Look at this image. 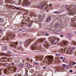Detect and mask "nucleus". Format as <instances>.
Returning <instances> with one entry per match:
<instances>
[{"label":"nucleus","mask_w":76,"mask_h":76,"mask_svg":"<svg viewBox=\"0 0 76 76\" xmlns=\"http://www.w3.org/2000/svg\"><path fill=\"white\" fill-rule=\"evenodd\" d=\"M42 44L43 45H45L46 47H50V46L48 45V42H42Z\"/></svg>","instance_id":"obj_7"},{"label":"nucleus","mask_w":76,"mask_h":76,"mask_svg":"<svg viewBox=\"0 0 76 76\" xmlns=\"http://www.w3.org/2000/svg\"><path fill=\"white\" fill-rule=\"evenodd\" d=\"M42 40L41 39H39L38 40H37V41L38 42H41V41Z\"/></svg>","instance_id":"obj_40"},{"label":"nucleus","mask_w":76,"mask_h":76,"mask_svg":"<svg viewBox=\"0 0 76 76\" xmlns=\"http://www.w3.org/2000/svg\"><path fill=\"white\" fill-rule=\"evenodd\" d=\"M12 43L13 44H12ZM18 44V42H16L15 43H13L12 42H11V45H10L11 46H12V47H13L15 48H16V45H17V44Z\"/></svg>","instance_id":"obj_6"},{"label":"nucleus","mask_w":76,"mask_h":76,"mask_svg":"<svg viewBox=\"0 0 76 76\" xmlns=\"http://www.w3.org/2000/svg\"><path fill=\"white\" fill-rule=\"evenodd\" d=\"M27 66L28 67H30L31 66V64H28L27 65Z\"/></svg>","instance_id":"obj_38"},{"label":"nucleus","mask_w":76,"mask_h":76,"mask_svg":"<svg viewBox=\"0 0 76 76\" xmlns=\"http://www.w3.org/2000/svg\"><path fill=\"white\" fill-rule=\"evenodd\" d=\"M35 49V47H34V46H32L31 47V50H34Z\"/></svg>","instance_id":"obj_27"},{"label":"nucleus","mask_w":76,"mask_h":76,"mask_svg":"<svg viewBox=\"0 0 76 76\" xmlns=\"http://www.w3.org/2000/svg\"><path fill=\"white\" fill-rule=\"evenodd\" d=\"M11 53V52H10V51H8V52L7 53H8V54H10Z\"/></svg>","instance_id":"obj_50"},{"label":"nucleus","mask_w":76,"mask_h":76,"mask_svg":"<svg viewBox=\"0 0 76 76\" xmlns=\"http://www.w3.org/2000/svg\"><path fill=\"white\" fill-rule=\"evenodd\" d=\"M62 69H64V67H62Z\"/></svg>","instance_id":"obj_54"},{"label":"nucleus","mask_w":76,"mask_h":76,"mask_svg":"<svg viewBox=\"0 0 76 76\" xmlns=\"http://www.w3.org/2000/svg\"><path fill=\"white\" fill-rule=\"evenodd\" d=\"M33 63H34V64H36V62H35V61H34Z\"/></svg>","instance_id":"obj_56"},{"label":"nucleus","mask_w":76,"mask_h":76,"mask_svg":"<svg viewBox=\"0 0 76 76\" xmlns=\"http://www.w3.org/2000/svg\"><path fill=\"white\" fill-rule=\"evenodd\" d=\"M8 36L6 37L4 39H11L12 38H14L15 37V34H13L10 33L8 34Z\"/></svg>","instance_id":"obj_1"},{"label":"nucleus","mask_w":76,"mask_h":76,"mask_svg":"<svg viewBox=\"0 0 76 76\" xmlns=\"http://www.w3.org/2000/svg\"><path fill=\"white\" fill-rule=\"evenodd\" d=\"M69 14L70 15H74L75 14V11L74 10V9L72 8L69 12Z\"/></svg>","instance_id":"obj_4"},{"label":"nucleus","mask_w":76,"mask_h":76,"mask_svg":"<svg viewBox=\"0 0 76 76\" xmlns=\"http://www.w3.org/2000/svg\"><path fill=\"white\" fill-rule=\"evenodd\" d=\"M31 23H28V26L29 28H31Z\"/></svg>","instance_id":"obj_30"},{"label":"nucleus","mask_w":76,"mask_h":76,"mask_svg":"<svg viewBox=\"0 0 76 76\" xmlns=\"http://www.w3.org/2000/svg\"><path fill=\"white\" fill-rule=\"evenodd\" d=\"M25 29L22 28L21 29L18 31V32H20V33L21 32H25Z\"/></svg>","instance_id":"obj_10"},{"label":"nucleus","mask_w":76,"mask_h":76,"mask_svg":"<svg viewBox=\"0 0 76 76\" xmlns=\"http://www.w3.org/2000/svg\"><path fill=\"white\" fill-rule=\"evenodd\" d=\"M6 66H7V67H9V64H6Z\"/></svg>","instance_id":"obj_42"},{"label":"nucleus","mask_w":76,"mask_h":76,"mask_svg":"<svg viewBox=\"0 0 76 76\" xmlns=\"http://www.w3.org/2000/svg\"><path fill=\"white\" fill-rule=\"evenodd\" d=\"M65 68L66 69H68L70 68V67H69V66H65Z\"/></svg>","instance_id":"obj_25"},{"label":"nucleus","mask_w":76,"mask_h":76,"mask_svg":"<svg viewBox=\"0 0 76 76\" xmlns=\"http://www.w3.org/2000/svg\"><path fill=\"white\" fill-rule=\"evenodd\" d=\"M66 7L67 10H69V9H70V7H69V6H67V5L66 6Z\"/></svg>","instance_id":"obj_22"},{"label":"nucleus","mask_w":76,"mask_h":76,"mask_svg":"<svg viewBox=\"0 0 76 76\" xmlns=\"http://www.w3.org/2000/svg\"><path fill=\"white\" fill-rule=\"evenodd\" d=\"M54 13H55V14H60V12L59 11H55L54 12Z\"/></svg>","instance_id":"obj_23"},{"label":"nucleus","mask_w":76,"mask_h":76,"mask_svg":"<svg viewBox=\"0 0 76 76\" xmlns=\"http://www.w3.org/2000/svg\"><path fill=\"white\" fill-rule=\"evenodd\" d=\"M66 50V48H65L64 50L63 49H61L59 50V51L58 52H59V53H61V51H62V52H64V53H65Z\"/></svg>","instance_id":"obj_13"},{"label":"nucleus","mask_w":76,"mask_h":76,"mask_svg":"<svg viewBox=\"0 0 76 76\" xmlns=\"http://www.w3.org/2000/svg\"><path fill=\"white\" fill-rule=\"evenodd\" d=\"M15 9H17V10L18 9H19V8L16 7H15Z\"/></svg>","instance_id":"obj_47"},{"label":"nucleus","mask_w":76,"mask_h":76,"mask_svg":"<svg viewBox=\"0 0 76 76\" xmlns=\"http://www.w3.org/2000/svg\"><path fill=\"white\" fill-rule=\"evenodd\" d=\"M2 31H3V30H2V29H0V33H1Z\"/></svg>","instance_id":"obj_45"},{"label":"nucleus","mask_w":76,"mask_h":76,"mask_svg":"<svg viewBox=\"0 0 76 76\" xmlns=\"http://www.w3.org/2000/svg\"><path fill=\"white\" fill-rule=\"evenodd\" d=\"M38 7L41 9H43V8L45 9V8H44L45 7V5L43 4H39L38 6Z\"/></svg>","instance_id":"obj_9"},{"label":"nucleus","mask_w":76,"mask_h":76,"mask_svg":"<svg viewBox=\"0 0 76 76\" xmlns=\"http://www.w3.org/2000/svg\"><path fill=\"white\" fill-rule=\"evenodd\" d=\"M28 42V41H26V42Z\"/></svg>","instance_id":"obj_59"},{"label":"nucleus","mask_w":76,"mask_h":76,"mask_svg":"<svg viewBox=\"0 0 76 76\" xmlns=\"http://www.w3.org/2000/svg\"><path fill=\"white\" fill-rule=\"evenodd\" d=\"M75 34H76V31L75 32Z\"/></svg>","instance_id":"obj_58"},{"label":"nucleus","mask_w":76,"mask_h":76,"mask_svg":"<svg viewBox=\"0 0 76 76\" xmlns=\"http://www.w3.org/2000/svg\"><path fill=\"white\" fill-rule=\"evenodd\" d=\"M69 36V37L70 38L72 37H73V34H68Z\"/></svg>","instance_id":"obj_24"},{"label":"nucleus","mask_w":76,"mask_h":76,"mask_svg":"<svg viewBox=\"0 0 76 76\" xmlns=\"http://www.w3.org/2000/svg\"><path fill=\"white\" fill-rule=\"evenodd\" d=\"M69 72L70 73H72V72H73V71L72 70H69Z\"/></svg>","instance_id":"obj_44"},{"label":"nucleus","mask_w":76,"mask_h":76,"mask_svg":"<svg viewBox=\"0 0 76 76\" xmlns=\"http://www.w3.org/2000/svg\"><path fill=\"white\" fill-rule=\"evenodd\" d=\"M0 4H2V3L0 2Z\"/></svg>","instance_id":"obj_57"},{"label":"nucleus","mask_w":76,"mask_h":76,"mask_svg":"<svg viewBox=\"0 0 76 76\" xmlns=\"http://www.w3.org/2000/svg\"><path fill=\"white\" fill-rule=\"evenodd\" d=\"M73 44H74V45H76V42H73Z\"/></svg>","instance_id":"obj_36"},{"label":"nucleus","mask_w":76,"mask_h":76,"mask_svg":"<svg viewBox=\"0 0 76 76\" xmlns=\"http://www.w3.org/2000/svg\"><path fill=\"white\" fill-rule=\"evenodd\" d=\"M55 56H61V55L60 54H55Z\"/></svg>","instance_id":"obj_35"},{"label":"nucleus","mask_w":76,"mask_h":76,"mask_svg":"<svg viewBox=\"0 0 76 76\" xmlns=\"http://www.w3.org/2000/svg\"><path fill=\"white\" fill-rule=\"evenodd\" d=\"M7 49V47H4L2 48L3 50H6Z\"/></svg>","instance_id":"obj_29"},{"label":"nucleus","mask_w":76,"mask_h":76,"mask_svg":"<svg viewBox=\"0 0 76 76\" xmlns=\"http://www.w3.org/2000/svg\"><path fill=\"white\" fill-rule=\"evenodd\" d=\"M2 54L4 56H7V54L6 53H2Z\"/></svg>","instance_id":"obj_43"},{"label":"nucleus","mask_w":76,"mask_h":76,"mask_svg":"<svg viewBox=\"0 0 76 76\" xmlns=\"http://www.w3.org/2000/svg\"><path fill=\"white\" fill-rule=\"evenodd\" d=\"M60 26V25L59 24H57L55 26V27L56 28H58V27H59Z\"/></svg>","instance_id":"obj_19"},{"label":"nucleus","mask_w":76,"mask_h":76,"mask_svg":"<svg viewBox=\"0 0 76 76\" xmlns=\"http://www.w3.org/2000/svg\"><path fill=\"white\" fill-rule=\"evenodd\" d=\"M4 19L3 18H0V22H4Z\"/></svg>","instance_id":"obj_21"},{"label":"nucleus","mask_w":76,"mask_h":76,"mask_svg":"<svg viewBox=\"0 0 76 76\" xmlns=\"http://www.w3.org/2000/svg\"><path fill=\"white\" fill-rule=\"evenodd\" d=\"M50 6H52V5H50Z\"/></svg>","instance_id":"obj_62"},{"label":"nucleus","mask_w":76,"mask_h":76,"mask_svg":"<svg viewBox=\"0 0 76 76\" xmlns=\"http://www.w3.org/2000/svg\"><path fill=\"white\" fill-rule=\"evenodd\" d=\"M4 59H6L7 58H6V57H4Z\"/></svg>","instance_id":"obj_55"},{"label":"nucleus","mask_w":76,"mask_h":76,"mask_svg":"<svg viewBox=\"0 0 76 76\" xmlns=\"http://www.w3.org/2000/svg\"><path fill=\"white\" fill-rule=\"evenodd\" d=\"M12 64V66H13L12 70H13V72H16V67L15 66H14L13 65V64Z\"/></svg>","instance_id":"obj_11"},{"label":"nucleus","mask_w":76,"mask_h":76,"mask_svg":"<svg viewBox=\"0 0 76 76\" xmlns=\"http://www.w3.org/2000/svg\"><path fill=\"white\" fill-rule=\"evenodd\" d=\"M45 36H48V35H49V34H48L47 33V34H45Z\"/></svg>","instance_id":"obj_46"},{"label":"nucleus","mask_w":76,"mask_h":76,"mask_svg":"<svg viewBox=\"0 0 76 76\" xmlns=\"http://www.w3.org/2000/svg\"><path fill=\"white\" fill-rule=\"evenodd\" d=\"M58 41V40L57 39H54V40L53 41V44H56L57 42Z\"/></svg>","instance_id":"obj_15"},{"label":"nucleus","mask_w":76,"mask_h":76,"mask_svg":"<svg viewBox=\"0 0 76 76\" xmlns=\"http://www.w3.org/2000/svg\"><path fill=\"white\" fill-rule=\"evenodd\" d=\"M60 59H61V60L63 59L62 60V61H64V60H66V58H64L63 57H61Z\"/></svg>","instance_id":"obj_20"},{"label":"nucleus","mask_w":76,"mask_h":76,"mask_svg":"<svg viewBox=\"0 0 76 76\" xmlns=\"http://www.w3.org/2000/svg\"><path fill=\"white\" fill-rule=\"evenodd\" d=\"M47 58H48V64H49L52 63L53 61V57L52 56H48Z\"/></svg>","instance_id":"obj_3"},{"label":"nucleus","mask_w":76,"mask_h":76,"mask_svg":"<svg viewBox=\"0 0 76 76\" xmlns=\"http://www.w3.org/2000/svg\"><path fill=\"white\" fill-rule=\"evenodd\" d=\"M74 9L75 10H76V5L75 6V7Z\"/></svg>","instance_id":"obj_52"},{"label":"nucleus","mask_w":76,"mask_h":76,"mask_svg":"<svg viewBox=\"0 0 76 76\" xmlns=\"http://www.w3.org/2000/svg\"><path fill=\"white\" fill-rule=\"evenodd\" d=\"M31 4L29 1H26L24 2V4L26 6H29Z\"/></svg>","instance_id":"obj_5"},{"label":"nucleus","mask_w":76,"mask_h":76,"mask_svg":"<svg viewBox=\"0 0 76 76\" xmlns=\"http://www.w3.org/2000/svg\"><path fill=\"white\" fill-rule=\"evenodd\" d=\"M42 16H40L39 17V18L40 19H42Z\"/></svg>","instance_id":"obj_39"},{"label":"nucleus","mask_w":76,"mask_h":76,"mask_svg":"<svg viewBox=\"0 0 76 76\" xmlns=\"http://www.w3.org/2000/svg\"><path fill=\"white\" fill-rule=\"evenodd\" d=\"M76 64V62H73L72 63V66H74V65H75V64Z\"/></svg>","instance_id":"obj_34"},{"label":"nucleus","mask_w":76,"mask_h":76,"mask_svg":"<svg viewBox=\"0 0 76 76\" xmlns=\"http://www.w3.org/2000/svg\"><path fill=\"white\" fill-rule=\"evenodd\" d=\"M37 49H38V50H41V47H38V48H37Z\"/></svg>","instance_id":"obj_37"},{"label":"nucleus","mask_w":76,"mask_h":76,"mask_svg":"<svg viewBox=\"0 0 76 76\" xmlns=\"http://www.w3.org/2000/svg\"><path fill=\"white\" fill-rule=\"evenodd\" d=\"M27 23L25 22H22L21 23V25L22 26H26Z\"/></svg>","instance_id":"obj_12"},{"label":"nucleus","mask_w":76,"mask_h":76,"mask_svg":"<svg viewBox=\"0 0 76 76\" xmlns=\"http://www.w3.org/2000/svg\"><path fill=\"white\" fill-rule=\"evenodd\" d=\"M8 60H9V59H7Z\"/></svg>","instance_id":"obj_60"},{"label":"nucleus","mask_w":76,"mask_h":76,"mask_svg":"<svg viewBox=\"0 0 76 76\" xmlns=\"http://www.w3.org/2000/svg\"><path fill=\"white\" fill-rule=\"evenodd\" d=\"M73 27H74V28H75H75H76V22L75 23V24H73Z\"/></svg>","instance_id":"obj_33"},{"label":"nucleus","mask_w":76,"mask_h":76,"mask_svg":"<svg viewBox=\"0 0 76 76\" xmlns=\"http://www.w3.org/2000/svg\"><path fill=\"white\" fill-rule=\"evenodd\" d=\"M22 51H23V49H22Z\"/></svg>","instance_id":"obj_61"},{"label":"nucleus","mask_w":76,"mask_h":76,"mask_svg":"<svg viewBox=\"0 0 76 76\" xmlns=\"http://www.w3.org/2000/svg\"><path fill=\"white\" fill-rule=\"evenodd\" d=\"M51 20V16H49L48 17L46 20L47 22H48L49 21Z\"/></svg>","instance_id":"obj_17"},{"label":"nucleus","mask_w":76,"mask_h":76,"mask_svg":"<svg viewBox=\"0 0 76 76\" xmlns=\"http://www.w3.org/2000/svg\"><path fill=\"white\" fill-rule=\"evenodd\" d=\"M24 64L22 63H21L20 64H19L18 66L20 67H23V66Z\"/></svg>","instance_id":"obj_16"},{"label":"nucleus","mask_w":76,"mask_h":76,"mask_svg":"<svg viewBox=\"0 0 76 76\" xmlns=\"http://www.w3.org/2000/svg\"><path fill=\"white\" fill-rule=\"evenodd\" d=\"M47 9V8H46V9Z\"/></svg>","instance_id":"obj_63"},{"label":"nucleus","mask_w":76,"mask_h":76,"mask_svg":"<svg viewBox=\"0 0 76 76\" xmlns=\"http://www.w3.org/2000/svg\"><path fill=\"white\" fill-rule=\"evenodd\" d=\"M6 1L7 3H12V0H6Z\"/></svg>","instance_id":"obj_14"},{"label":"nucleus","mask_w":76,"mask_h":76,"mask_svg":"<svg viewBox=\"0 0 76 76\" xmlns=\"http://www.w3.org/2000/svg\"><path fill=\"white\" fill-rule=\"evenodd\" d=\"M4 71L5 73H7V72H8V69H5L4 70Z\"/></svg>","instance_id":"obj_31"},{"label":"nucleus","mask_w":76,"mask_h":76,"mask_svg":"<svg viewBox=\"0 0 76 76\" xmlns=\"http://www.w3.org/2000/svg\"><path fill=\"white\" fill-rule=\"evenodd\" d=\"M39 58L40 60H42L43 58V56H41L40 57H39Z\"/></svg>","instance_id":"obj_28"},{"label":"nucleus","mask_w":76,"mask_h":76,"mask_svg":"<svg viewBox=\"0 0 76 76\" xmlns=\"http://www.w3.org/2000/svg\"><path fill=\"white\" fill-rule=\"evenodd\" d=\"M46 68V67L45 66H44L43 67V69H45Z\"/></svg>","instance_id":"obj_51"},{"label":"nucleus","mask_w":76,"mask_h":76,"mask_svg":"<svg viewBox=\"0 0 76 76\" xmlns=\"http://www.w3.org/2000/svg\"><path fill=\"white\" fill-rule=\"evenodd\" d=\"M75 50V48H72L69 49H67L66 52L67 54H72V53Z\"/></svg>","instance_id":"obj_2"},{"label":"nucleus","mask_w":76,"mask_h":76,"mask_svg":"<svg viewBox=\"0 0 76 76\" xmlns=\"http://www.w3.org/2000/svg\"><path fill=\"white\" fill-rule=\"evenodd\" d=\"M35 64H37V65H39V63H38L36 62Z\"/></svg>","instance_id":"obj_49"},{"label":"nucleus","mask_w":76,"mask_h":76,"mask_svg":"<svg viewBox=\"0 0 76 76\" xmlns=\"http://www.w3.org/2000/svg\"><path fill=\"white\" fill-rule=\"evenodd\" d=\"M62 66H63V67L65 66V67L66 66V65L65 64H62L61 65Z\"/></svg>","instance_id":"obj_41"},{"label":"nucleus","mask_w":76,"mask_h":76,"mask_svg":"<svg viewBox=\"0 0 76 76\" xmlns=\"http://www.w3.org/2000/svg\"><path fill=\"white\" fill-rule=\"evenodd\" d=\"M60 37H63L64 36L63 35H60Z\"/></svg>","instance_id":"obj_48"},{"label":"nucleus","mask_w":76,"mask_h":76,"mask_svg":"<svg viewBox=\"0 0 76 76\" xmlns=\"http://www.w3.org/2000/svg\"><path fill=\"white\" fill-rule=\"evenodd\" d=\"M29 20H30V18H28L26 19V21H27V22H28Z\"/></svg>","instance_id":"obj_32"},{"label":"nucleus","mask_w":76,"mask_h":76,"mask_svg":"<svg viewBox=\"0 0 76 76\" xmlns=\"http://www.w3.org/2000/svg\"><path fill=\"white\" fill-rule=\"evenodd\" d=\"M25 70H26V72H25L26 76H28V70H27V69L25 68Z\"/></svg>","instance_id":"obj_18"},{"label":"nucleus","mask_w":76,"mask_h":76,"mask_svg":"<svg viewBox=\"0 0 76 76\" xmlns=\"http://www.w3.org/2000/svg\"><path fill=\"white\" fill-rule=\"evenodd\" d=\"M69 42L67 41H64L63 42L61 43V44L63 46H64V45H66Z\"/></svg>","instance_id":"obj_8"},{"label":"nucleus","mask_w":76,"mask_h":76,"mask_svg":"<svg viewBox=\"0 0 76 76\" xmlns=\"http://www.w3.org/2000/svg\"><path fill=\"white\" fill-rule=\"evenodd\" d=\"M76 20V19H75V18H72V22H75V21Z\"/></svg>","instance_id":"obj_26"},{"label":"nucleus","mask_w":76,"mask_h":76,"mask_svg":"<svg viewBox=\"0 0 76 76\" xmlns=\"http://www.w3.org/2000/svg\"><path fill=\"white\" fill-rule=\"evenodd\" d=\"M22 42H20L19 44H20V45H21V44H22Z\"/></svg>","instance_id":"obj_53"}]
</instances>
